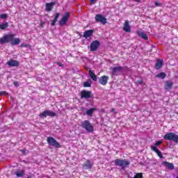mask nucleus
Masks as SVG:
<instances>
[{
  "label": "nucleus",
  "mask_w": 178,
  "mask_h": 178,
  "mask_svg": "<svg viewBox=\"0 0 178 178\" xmlns=\"http://www.w3.org/2000/svg\"><path fill=\"white\" fill-rule=\"evenodd\" d=\"M111 112H115V108L111 109Z\"/></svg>",
  "instance_id": "nucleus-45"
},
{
  "label": "nucleus",
  "mask_w": 178,
  "mask_h": 178,
  "mask_svg": "<svg viewBox=\"0 0 178 178\" xmlns=\"http://www.w3.org/2000/svg\"><path fill=\"white\" fill-rule=\"evenodd\" d=\"M28 178H31V176H29Z\"/></svg>",
  "instance_id": "nucleus-47"
},
{
  "label": "nucleus",
  "mask_w": 178,
  "mask_h": 178,
  "mask_svg": "<svg viewBox=\"0 0 178 178\" xmlns=\"http://www.w3.org/2000/svg\"><path fill=\"white\" fill-rule=\"evenodd\" d=\"M58 66H63V65L60 64V63H58Z\"/></svg>",
  "instance_id": "nucleus-42"
},
{
  "label": "nucleus",
  "mask_w": 178,
  "mask_h": 178,
  "mask_svg": "<svg viewBox=\"0 0 178 178\" xmlns=\"http://www.w3.org/2000/svg\"><path fill=\"white\" fill-rule=\"evenodd\" d=\"M163 66V60H157V62L156 63L155 65V69L156 70H159V69H161V67H162Z\"/></svg>",
  "instance_id": "nucleus-21"
},
{
  "label": "nucleus",
  "mask_w": 178,
  "mask_h": 178,
  "mask_svg": "<svg viewBox=\"0 0 178 178\" xmlns=\"http://www.w3.org/2000/svg\"><path fill=\"white\" fill-rule=\"evenodd\" d=\"M156 154H157L158 156L161 158V159H163V156H162V152L161 151L156 152Z\"/></svg>",
  "instance_id": "nucleus-31"
},
{
  "label": "nucleus",
  "mask_w": 178,
  "mask_h": 178,
  "mask_svg": "<svg viewBox=\"0 0 178 178\" xmlns=\"http://www.w3.org/2000/svg\"><path fill=\"white\" fill-rule=\"evenodd\" d=\"M21 47H24V48H27V47H29V44H24V43H22V44H21Z\"/></svg>",
  "instance_id": "nucleus-39"
},
{
  "label": "nucleus",
  "mask_w": 178,
  "mask_h": 178,
  "mask_svg": "<svg viewBox=\"0 0 178 178\" xmlns=\"http://www.w3.org/2000/svg\"><path fill=\"white\" fill-rule=\"evenodd\" d=\"M19 44H20V39L13 38L11 41V45H19Z\"/></svg>",
  "instance_id": "nucleus-25"
},
{
  "label": "nucleus",
  "mask_w": 178,
  "mask_h": 178,
  "mask_svg": "<svg viewBox=\"0 0 178 178\" xmlns=\"http://www.w3.org/2000/svg\"><path fill=\"white\" fill-rule=\"evenodd\" d=\"M83 168H85V169H91L92 168V163L90 160H86L83 164Z\"/></svg>",
  "instance_id": "nucleus-18"
},
{
  "label": "nucleus",
  "mask_w": 178,
  "mask_h": 178,
  "mask_svg": "<svg viewBox=\"0 0 178 178\" xmlns=\"http://www.w3.org/2000/svg\"><path fill=\"white\" fill-rule=\"evenodd\" d=\"M45 26V22H41L40 23V27H44Z\"/></svg>",
  "instance_id": "nucleus-40"
},
{
  "label": "nucleus",
  "mask_w": 178,
  "mask_h": 178,
  "mask_svg": "<svg viewBox=\"0 0 178 178\" xmlns=\"http://www.w3.org/2000/svg\"><path fill=\"white\" fill-rule=\"evenodd\" d=\"M114 163L115 166L121 167V169H126V167L130 165V161L127 159H117L115 160Z\"/></svg>",
  "instance_id": "nucleus-2"
},
{
  "label": "nucleus",
  "mask_w": 178,
  "mask_h": 178,
  "mask_svg": "<svg viewBox=\"0 0 178 178\" xmlns=\"http://www.w3.org/2000/svg\"><path fill=\"white\" fill-rule=\"evenodd\" d=\"M6 94H8V92H6L5 91H1L0 92V95H6Z\"/></svg>",
  "instance_id": "nucleus-37"
},
{
  "label": "nucleus",
  "mask_w": 178,
  "mask_h": 178,
  "mask_svg": "<svg viewBox=\"0 0 178 178\" xmlns=\"http://www.w3.org/2000/svg\"><path fill=\"white\" fill-rule=\"evenodd\" d=\"M137 83H138V84L141 85V84H143V83H144V81H143V79L138 80V81H137Z\"/></svg>",
  "instance_id": "nucleus-36"
},
{
  "label": "nucleus",
  "mask_w": 178,
  "mask_h": 178,
  "mask_svg": "<svg viewBox=\"0 0 178 178\" xmlns=\"http://www.w3.org/2000/svg\"><path fill=\"white\" fill-rule=\"evenodd\" d=\"M92 34H94V29L88 30L83 33V37L87 40L89 37L92 36Z\"/></svg>",
  "instance_id": "nucleus-13"
},
{
  "label": "nucleus",
  "mask_w": 178,
  "mask_h": 178,
  "mask_svg": "<svg viewBox=\"0 0 178 178\" xmlns=\"http://www.w3.org/2000/svg\"><path fill=\"white\" fill-rule=\"evenodd\" d=\"M77 33L79 34V35L80 37H82L83 35H81V33H80L79 32H77Z\"/></svg>",
  "instance_id": "nucleus-41"
},
{
  "label": "nucleus",
  "mask_w": 178,
  "mask_h": 178,
  "mask_svg": "<svg viewBox=\"0 0 178 178\" xmlns=\"http://www.w3.org/2000/svg\"><path fill=\"white\" fill-rule=\"evenodd\" d=\"M173 87V83L170 81H166L165 85V90H172V88Z\"/></svg>",
  "instance_id": "nucleus-24"
},
{
  "label": "nucleus",
  "mask_w": 178,
  "mask_h": 178,
  "mask_svg": "<svg viewBox=\"0 0 178 178\" xmlns=\"http://www.w3.org/2000/svg\"><path fill=\"white\" fill-rule=\"evenodd\" d=\"M47 141L51 147H54L55 148H60L61 147L60 143L52 137H47Z\"/></svg>",
  "instance_id": "nucleus-5"
},
{
  "label": "nucleus",
  "mask_w": 178,
  "mask_h": 178,
  "mask_svg": "<svg viewBox=\"0 0 178 178\" xmlns=\"http://www.w3.org/2000/svg\"><path fill=\"white\" fill-rule=\"evenodd\" d=\"M122 70H123V67H114L112 70L113 76H117L118 73H120V72H122Z\"/></svg>",
  "instance_id": "nucleus-12"
},
{
  "label": "nucleus",
  "mask_w": 178,
  "mask_h": 178,
  "mask_svg": "<svg viewBox=\"0 0 178 178\" xmlns=\"http://www.w3.org/2000/svg\"><path fill=\"white\" fill-rule=\"evenodd\" d=\"M98 0H90V5H95V3Z\"/></svg>",
  "instance_id": "nucleus-35"
},
{
  "label": "nucleus",
  "mask_w": 178,
  "mask_h": 178,
  "mask_svg": "<svg viewBox=\"0 0 178 178\" xmlns=\"http://www.w3.org/2000/svg\"><path fill=\"white\" fill-rule=\"evenodd\" d=\"M176 178H178V176Z\"/></svg>",
  "instance_id": "nucleus-48"
},
{
  "label": "nucleus",
  "mask_w": 178,
  "mask_h": 178,
  "mask_svg": "<svg viewBox=\"0 0 178 178\" xmlns=\"http://www.w3.org/2000/svg\"><path fill=\"white\" fill-rule=\"evenodd\" d=\"M108 80H109V77L106 75H104L99 78V83L102 84V86H106V84H108Z\"/></svg>",
  "instance_id": "nucleus-11"
},
{
  "label": "nucleus",
  "mask_w": 178,
  "mask_h": 178,
  "mask_svg": "<svg viewBox=\"0 0 178 178\" xmlns=\"http://www.w3.org/2000/svg\"><path fill=\"white\" fill-rule=\"evenodd\" d=\"M154 5H155V6H157L159 8L162 7V3H160L159 1H155Z\"/></svg>",
  "instance_id": "nucleus-32"
},
{
  "label": "nucleus",
  "mask_w": 178,
  "mask_h": 178,
  "mask_svg": "<svg viewBox=\"0 0 178 178\" xmlns=\"http://www.w3.org/2000/svg\"><path fill=\"white\" fill-rule=\"evenodd\" d=\"M136 2H141V0H136Z\"/></svg>",
  "instance_id": "nucleus-46"
},
{
  "label": "nucleus",
  "mask_w": 178,
  "mask_h": 178,
  "mask_svg": "<svg viewBox=\"0 0 178 178\" xmlns=\"http://www.w3.org/2000/svg\"><path fill=\"white\" fill-rule=\"evenodd\" d=\"M95 19L97 23H102V24H106L108 23L106 18L102 14H97Z\"/></svg>",
  "instance_id": "nucleus-9"
},
{
  "label": "nucleus",
  "mask_w": 178,
  "mask_h": 178,
  "mask_svg": "<svg viewBox=\"0 0 178 178\" xmlns=\"http://www.w3.org/2000/svg\"><path fill=\"white\" fill-rule=\"evenodd\" d=\"M136 34L138 35V37H140V38H143L145 41L148 40V35H147V34H145V33L143 31H138L136 32Z\"/></svg>",
  "instance_id": "nucleus-15"
},
{
  "label": "nucleus",
  "mask_w": 178,
  "mask_h": 178,
  "mask_svg": "<svg viewBox=\"0 0 178 178\" xmlns=\"http://www.w3.org/2000/svg\"><path fill=\"white\" fill-rule=\"evenodd\" d=\"M81 126L82 129L86 130L88 133H92V131H94V126H92V124L87 120L81 122Z\"/></svg>",
  "instance_id": "nucleus-1"
},
{
  "label": "nucleus",
  "mask_w": 178,
  "mask_h": 178,
  "mask_svg": "<svg viewBox=\"0 0 178 178\" xmlns=\"http://www.w3.org/2000/svg\"><path fill=\"white\" fill-rule=\"evenodd\" d=\"M8 14H1L0 15V19H8Z\"/></svg>",
  "instance_id": "nucleus-30"
},
{
  "label": "nucleus",
  "mask_w": 178,
  "mask_h": 178,
  "mask_svg": "<svg viewBox=\"0 0 178 178\" xmlns=\"http://www.w3.org/2000/svg\"><path fill=\"white\" fill-rule=\"evenodd\" d=\"M15 37V34H6L0 38V44H8V42H10V44H12V41Z\"/></svg>",
  "instance_id": "nucleus-3"
},
{
  "label": "nucleus",
  "mask_w": 178,
  "mask_h": 178,
  "mask_svg": "<svg viewBox=\"0 0 178 178\" xmlns=\"http://www.w3.org/2000/svg\"><path fill=\"white\" fill-rule=\"evenodd\" d=\"M22 152L23 154H25L26 150H22Z\"/></svg>",
  "instance_id": "nucleus-44"
},
{
  "label": "nucleus",
  "mask_w": 178,
  "mask_h": 178,
  "mask_svg": "<svg viewBox=\"0 0 178 178\" xmlns=\"http://www.w3.org/2000/svg\"><path fill=\"white\" fill-rule=\"evenodd\" d=\"M13 84H14V86H15V87H19V82H17V81H14Z\"/></svg>",
  "instance_id": "nucleus-38"
},
{
  "label": "nucleus",
  "mask_w": 178,
  "mask_h": 178,
  "mask_svg": "<svg viewBox=\"0 0 178 178\" xmlns=\"http://www.w3.org/2000/svg\"><path fill=\"white\" fill-rule=\"evenodd\" d=\"M163 138H165V140H168L169 141H174V143L178 144V135L173 132L167 133Z\"/></svg>",
  "instance_id": "nucleus-4"
},
{
  "label": "nucleus",
  "mask_w": 178,
  "mask_h": 178,
  "mask_svg": "<svg viewBox=\"0 0 178 178\" xmlns=\"http://www.w3.org/2000/svg\"><path fill=\"white\" fill-rule=\"evenodd\" d=\"M60 16V13H57L54 17V19L51 21V27H54L56 24V22H58V19H59V17Z\"/></svg>",
  "instance_id": "nucleus-20"
},
{
  "label": "nucleus",
  "mask_w": 178,
  "mask_h": 178,
  "mask_svg": "<svg viewBox=\"0 0 178 178\" xmlns=\"http://www.w3.org/2000/svg\"><path fill=\"white\" fill-rule=\"evenodd\" d=\"M95 111H97V108H92L88 111H86L83 115H88V116H92V115L94 114V112H95Z\"/></svg>",
  "instance_id": "nucleus-22"
},
{
  "label": "nucleus",
  "mask_w": 178,
  "mask_h": 178,
  "mask_svg": "<svg viewBox=\"0 0 178 178\" xmlns=\"http://www.w3.org/2000/svg\"><path fill=\"white\" fill-rule=\"evenodd\" d=\"M161 144H162V141H157V142L154 144V145H155L156 147H158V146L161 145Z\"/></svg>",
  "instance_id": "nucleus-34"
},
{
  "label": "nucleus",
  "mask_w": 178,
  "mask_h": 178,
  "mask_svg": "<svg viewBox=\"0 0 178 178\" xmlns=\"http://www.w3.org/2000/svg\"><path fill=\"white\" fill-rule=\"evenodd\" d=\"M70 19V13L69 12L65 13V14L63 16L62 19L59 21L60 27H63L65 24L67 23V20Z\"/></svg>",
  "instance_id": "nucleus-8"
},
{
  "label": "nucleus",
  "mask_w": 178,
  "mask_h": 178,
  "mask_svg": "<svg viewBox=\"0 0 178 178\" xmlns=\"http://www.w3.org/2000/svg\"><path fill=\"white\" fill-rule=\"evenodd\" d=\"M39 116L42 118V119H45V118H47V116H49L50 118H55V116H56V113L54 112V111H51V110H46L44 111H43L42 113H41Z\"/></svg>",
  "instance_id": "nucleus-6"
},
{
  "label": "nucleus",
  "mask_w": 178,
  "mask_h": 178,
  "mask_svg": "<svg viewBox=\"0 0 178 178\" xmlns=\"http://www.w3.org/2000/svg\"><path fill=\"white\" fill-rule=\"evenodd\" d=\"M89 76L90 79L93 80V81H97L98 77L97 76V75H95V73H94L92 71L89 70Z\"/></svg>",
  "instance_id": "nucleus-23"
},
{
  "label": "nucleus",
  "mask_w": 178,
  "mask_h": 178,
  "mask_svg": "<svg viewBox=\"0 0 178 178\" xmlns=\"http://www.w3.org/2000/svg\"><path fill=\"white\" fill-rule=\"evenodd\" d=\"M86 70H90V67H86Z\"/></svg>",
  "instance_id": "nucleus-43"
},
{
  "label": "nucleus",
  "mask_w": 178,
  "mask_h": 178,
  "mask_svg": "<svg viewBox=\"0 0 178 178\" xmlns=\"http://www.w3.org/2000/svg\"><path fill=\"white\" fill-rule=\"evenodd\" d=\"M81 98L82 99H88V98H94L92 91L83 90L81 92Z\"/></svg>",
  "instance_id": "nucleus-7"
},
{
  "label": "nucleus",
  "mask_w": 178,
  "mask_h": 178,
  "mask_svg": "<svg viewBox=\"0 0 178 178\" xmlns=\"http://www.w3.org/2000/svg\"><path fill=\"white\" fill-rule=\"evenodd\" d=\"M9 27V23L6 22L0 24V29L1 30H5L6 29H8Z\"/></svg>",
  "instance_id": "nucleus-27"
},
{
  "label": "nucleus",
  "mask_w": 178,
  "mask_h": 178,
  "mask_svg": "<svg viewBox=\"0 0 178 178\" xmlns=\"http://www.w3.org/2000/svg\"><path fill=\"white\" fill-rule=\"evenodd\" d=\"M156 77H158L159 79H165L166 77V74L165 72H161L156 75Z\"/></svg>",
  "instance_id": "nucleus-28"
},
{
  "label": "nucleus",
  "mask_w": 178,
  "mask_h": 178,
  "mask_svg": "<svg viewBox=\"0 0 178 178\" xmlns=\"http://www.w3.org/2000/svg\"><path fill=\"white\" fill-rule=\"evenodd\" d=\"M151 149H152V151H154V152H156L157 151H159V149H158V148L155 146H151L150 147Z\"/></svg>",
  "instance_id": "nucleus-33"
},
{
  "label": "nucleus",
  "mask_w": 178,
  "mask_h": 178,
  "mask_svg": "<svg viewBox=\"0 0 178 178\" xmlns=\"http://www.w3.org/2000/svg\"><path fill=\"white\" fill-rule=\"evenodd\" d=\"M7 65L8 66H10L11 67H15V66H19V61L16 60H10L8 63Z\"/></svg>",
  "instance_id": "nucleus-16"
},
{
  "label": "nucleus",
  "mask_w": 178,
  "mask_h": 178,
  "mask_svg": "<svg viewBox=\"0 0 178 178\" xmlns=\"http://www.w3.org/2000/svg\"><path fill=\"white\" fill-rule=\"evenodd\" d=\"M100 45H101V43L98 40H95L92 42L90 44V51L92 52H95V51H97V49L99 48Z\"/></svg>",
  "instance_id": "nucleus-10"
},
{
  "label": "nucleus",
  "mask_w": 178,
  "mask_h": 178,
  "mask_svg": "<svg viewBox=\"0 0 178 178\" xmlns=\"http://www.w3.org/2000/svg\"><path fill=\"white\" fill-rule=\"evenodd\" d=\"M123 30L126 33H130V31H131V29L130 28V25L129 24V21H126L124 22Z\"/></svg>",
  "instance_id": "nucleus-19"
},
{
  "label": "nucleus",
  "mask_w": 178,
  "mask_h": 178,
  "mask_svg": "<svg viewBox=\"0 0 178 178\" xmlns=\"http://www.w3.org/2000/svg\"><path fill=\"white\" fill-rule=\"evenodd\" d=\"M162 165L165 166V168H168V169H170V170H173L175 169V165H173V163H169L168 161H163L162 163Z\"/></svg>",
  "instance_id": "nucleus-14"
},
{
  "label": "nucleus",
  "mask_w": 178,
  "mask_h": 178,
  "mask_svg": "<svg viewBox=\"0 0 178 178\" xmlns=\"http://www.w3.org/2000/svg\"><path fill=\"white\" fill-rule=\"evenodd\" d=\"M54 5H56V2H51V3H46V10L47 12H51V10H52Z\"/></svg>",
  "instance_id": "nucleus-17"
},
{
  "label": "nucleus",
  "mask_w": 178,
  "mask_h": 178,
  "mask_svg": "<svg viewBox=\"0 0 178 178\" xmlns=\"http://www.w3.org/2000/svg\"><path fill=\"white\" fill-rule=\"evenodd\" d=\"M15 175L17 176V177H23V176L25 175V172L24 170L16 171Z\"/></svg>",
  "instance_id": "nucleus-26"
},
{
  "label": "nucleus",
  "mask_w": 178,
  "mask_h": 178,
  "mask_svg": "<svg viewBox=\"0 0 178 178\" xmlns=\"http://www.w3.org/2000/svg\"><path fill=\"white\" fill-rule=\"evenodd\" d=\"M91 84H92V81H91V79H88L83 83V87H91Z\"/></svg>",
  "instance_id": "nucleus-29"
}]
</instances>
